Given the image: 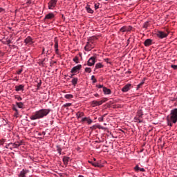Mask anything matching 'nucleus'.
<instances>
[{"mask_svg":"<svg viewBox=\"0 0 177 177\" xmlns=\"http://www.w3.org/2000/svg\"><path fill=\"white\" fill-rule=\"evenodd\" d=\"M49 113H50V109H40L35 112V113L32 115L30 118L32 121L35 120H41V118L46 117Z\"/></svg>","mask_w":177,"mask_h":177,"instance_id":"obj_1","label":"nucleus"},{"mask_svg":"<svg viewBox=\"0 0 177 177\" xmlns=\"http://www.w3.org/2000/svg\"><path fill=\"white\" fill-rule=\"evenodd\" d=\"M168 122H173V124H176L177 122V109H174L171 111L170 115L167 116Z\"/></svg>","mask_w":177,"mask_h":177,"instance_id":"obj_2","label":"nucleus"},{"mask_svg":"<svg viewBox=\"0 0 177 177\" xmlns=\"http://www.w3.org/2000/svg\"><path fill=\"white\" fill-rule=\"evenodd\" d=\"M95 48V43L92 40H88L84 47V50L86 52L92 50Z\"/></svg>","mask_w":177,"mask_h":177,"instance_id":"obj_3","label":"nucleus"},{"mask_svg":"<svg viewBox=\"0 0 177 177\" xmlns=\"http://www.w3.org/2000/svg\"><path fill=\"white\" fill-rule=\"evenodd\" d=\"M57 3V0H50L48 2V9H53L54 8H56V5Z\"/></svg>","mask_w":177,"mask_h":177,"instance_id":"obj_4","label":"nucleus"},{"mask_svg":"<svg viewBox=\"0 0 177 177\" xmlns=\"http://www.w3.org/2000/svg\"><path fill=\"white\" fill-rule=\"evenodd\" d=\"M168 34H169V32L165 33L163 31H158L157 32V37H158V38H161V39H162V38H167V37H168Z\"/></svg>","mask_w":177,"mask_h":177,"instance_id":"obj_5","label":"nucleus"},{"mask_svg":"<svg viewBox=\"0 0 177 177\" xmlns=\"http://www.w3.org/2000/svg\"><path fill=\"white\" fill-rule=\"evenodd\" d=\"M82 68V65H81V64H79V65H77L76 66H74L71 69V73L72 74H75V73H78V71H80V68Z\"/></svg>","mask_w":177,"mask_h":177,"instance_id":"obj_6","label":"nucleus"},{"mask_svg":"<svg viewBox=\"0 0 177 177\" xmlns=\"http://www.w3.org/2000/svg\"><path fill=\"white\" fill-rule=\"evenodd\" d=\"M95 59L96 57H91L87 62V66H89L90 67H91V66H94L95 63H96Z\"/></svg>","mask_w":177,"mask_h":177,"instance_id":"obj_7","label":"nucleus"},{"mask_svg":"<svg viewBox=\"0 0 177 177\" xmlns=\"http://www.w3.org/2000/svg\"><path fill=\"white\" fill-rule=\"evenodd\" d=\"M104 101H96V100H93L91 102V106L93 107H96V106H102V104H103V102Z\"/></svg>","mask_w":177,"mask_h":177,"instance_id":"obj_8","label":"nucleus"},{"mask_svg":"<svg viewBox=\"0 0 177 177\" xmlns=\"http://www.w3.org/2000/svg\"><path fill=\"white\" fill-rule=\"evenodd\" d=\"M132 30V26H123L120 28L121 32H127Z\"/></svg>","mask_w":177,"mask_h":177,"instance_id":"obj_9","label":"nucleus"},{"mask_svg":"<svg viewBox=\"0 0 177 177\" xmlns=\"http://www.w3.org/2000/svg\"><path fill=\"white\" fill-rule=\"evenodd\" d=\"M131 86H132V84H126L122 88V92H128L129 89H131Z\"/></svg>","mask_w":177,"mask_h":177,"instance_id":"obj_10","label":"nucleus"},{"mask_svg":"<svg viewBox=\"0 0 177 177\" xmlns=\"http://www.w3.org/2000/svg\"><path fill=\"white\" fill-rule=\"evenodd\" d=\"M151 44H153V40L151 39H147L144 42L145 46H150Z\"/></svg>","mask_w":177,"mask_h":177,"instance_id":"obj_11","label":"nucleus"},{"mask_svg":"<svg viewBox=\"0 0 177 177\" xmlns=\"http://www.w3.org/2000/svg\"><path fill=\"white\" fill-rule=\"evenodd\" d=\"M11 145H12L13 149H17V147H19V146L23 145V142H16L15 143H12Z\"/></svg>","mask_w":177,"mask_h":177,"instance_id":"obj_12","label":"nucleus"},{"mask_svg":"<svg viewBox=\"0 0 177 177\" xmlns=\"http://www.w3.org/2000/svg\"><path fill=\"white\" fill-rule=\"evenodd\" d=\"M16 92H19V91H24V85L20 84L19 86H15Z\"/></svg>","mask_w":177,"mask_h":177,"instance_id":"obj_13","label":"nucleus"},{"mask_svg":"<svg viewBox=\"0 0 177 177\" xmlns=\"http://www.w3.org/2000/svg\"><path fill=\"white\" fill-rule=\"evenodd\" d=\"M53 17H55V14L50 12L46 15L44 19L46 20V19H47L48 20H50L51 19H53Z\"/></svg>","mask_w":177,"mask_h":177,"instance_id":"obj_14","label":"nucleus"},{"mask_svg":"<svg viewBox=\"0 0 177 177\" xmlns=\"http://www.w3.org/2000/svg\"><path fill=\"white\" fill-rule=\"evenodd\" d=\"M27 174H28V170L23 169V170L20 172L19 176V177H26V175H27Z\"/></svg>","mask_w":177,"mask_h":177,"instance_id":"obj_15","label":"nucleus"},{"mask_svg":"<svg viewBox=\"0 0 177 177\" xmlns=\"http://www.w3.org/2000/svg\"><path fill=\"white\" fill-rule=\"evenodd\" d=\"M103 92L104 95H110L111 93V90L107 88V87H103Z\"/></svg>","mask_w":177,"mask_h":177,"instance_id":"obj_16","label":"nucleus"},{"mask_svg":"<svg viewBox=\"0 0 177 177\" xmlns=\"http://www.w3.org/2000/svg\"><path fill=\"white\" fill-rule=\"evenodd\" d=\"M85 9L86 10V12L88 13H91V15L93 13V10H92V8H91V6L89 5H87L86 7H85Z\"/></svg>","mask_w":177,"mask_h":177,"instance_id":"obj_17","label":"nucleus"},{"mask_svg":"<svg viewBox=\"0 0 177 177\" xmlns=\"http://www.w3.org/2000/svg\"><path fill=\"white\" fill-rule=\"evenodd\" d=\"M137 117L139 118H142L143 117V111L142 109H138L137 111Z\"/></svg>","mask_w":177,"mask_h":177,"instance_id":"obj_18","label":"nucleus"},{"mask_svg":"<svg viewBox=\"0 0 177 177\" xmlns=\"http://www.w3.org/2000/svg\"><path fill=\"white\" fill-rule=\"evenodd\" d=\"M134 169H135L136 172H139V171H140V172H145V169L139 167L138 165H136L134 167Z\"/></svg>","mask_w":177,"mask_h":177,"instance_id":"obj_19","label":"nucleus"},{"mask_svg":"<svg viewBox=\"0 0 177 177\" xmlns=\"http://www.w3.org/2000/svg\"><path fill=\"white\" fill-rule=\"evenodd\" d=\"M69 160H70V158H68V157H66V156L63 157L62 160H63L64 165H67L68 164Z\"/></svg>","mask_w":177,"mask_h":177,"instance_id":"obj_20","label":"nucleus"},{"mask_svg":"<svg viewBox=\"0 0 177 177\" xmlns=\"http://www.w3.org/2000/svg\"><path fill=\"white\" fill-rule=\"evenodd\" d=\"M25 43L26 44H29L30 45H31L32 44V39H31L30 37H28L26 39H25Z\"/></svg>","mask_w":177,"mask_h":177,"instance_id":"obj_21","label":"nucleus"},{"mask_svg":"<svg viewBox=\"0 0 177 177\" xmlns=\"http://www.w3.org/2000/svg\"><path fill=\"white\" fill-rule=\"evenodd\" d=\"M84 115H85V114L84 113V112H77L76 113V117L77 118H81V117H84Z\"/></svg>","mask_w":177,"mask_h":177,"instance_id":"obj_22","label":"nucleus"},{"mask_svg":"<svg viewBox=\"0 0 177 177\" xmlns=\"http://www.w3.org/2000/svg\"><path fill=\"white\" fill-rule=\"evenodd\" d=\"M134 120H135V122H138L139 124H140V122H143V120L138 116L135 117Z\"/></svg>","mask_w":177,"mask_h":177,"instance_id":"obj_23","label":"nucleus"},{"mask_svg":"<svg viewBox=\"0 0 177 177\" xmlns=\"http://www.w3.org/2000/svg\"><path fill=\"white\" fill-rule=\"evenodd\" d=\"M97 68H103V64H102V63L96 64L95 66V70H96Z\"/></svg>","mask_w":177,"mask_h":177,"instance_id":"obj_24","label":"nucleus"},{"mask_svg":"<svg viewBox=\"0 0 177 177\" xmlns=\"http://www.w3.org/2000/svg\"><path fill=\"white\" fill-rule=\"evenodd\" d=\"M73 85L75 86L77 85V82H78V78H73L71 81Z\"/></svg>","mask_w":177,"mask_h":177,"instance_id":"obj_25","label":"nucleus"},{"mask_svg":"<svg viewBox=\"0 0 177 177\" xmlns=\"http://www.w3.org/2000/svg\"><path fill=\"white\" fill-rule=\"evenodd\" d=\"M88 162L91 164L93 167H100V165H99L97 162H93L92 161H88Z\"/></svg>","mask_w":177,"mask_h":177,"instance_id":"obj_26","label":"nucleus"},{"mask_svg":"<svg viewBox=\"0 0 177 177\" xmlns=\"http://www.w3.org/2000/svg\"><path fill=\"white\" fill-rule=\"evenodd\" d=\"M16 104L17 107H19V109H23V106H24V104H23V102H17Z\"/></svg>","mask_w":177,"mask_h":177,"instance_id":"obj_27","label":"nucleus"},{"mask_svg":"<svg viewBox=\"0 0 177 177\" xmlns=\"http://www.w3.org/2000/svg\"><path fill=\"white\" fill-rule=\"evenodd\" d=\"M65 99H73V95L71 94H66L64 95Z\"/></svg>","mask_w":177,"mask_h":177,"instance_id":"obj_28","label":"nucleus"},{"mask_svg":"<svg viewBox=\"0 0 177 177\" xmlns=\"http://www.w3.org/2000/svg\"><path fill=\"white\" fill-rule=\"evenodd\" d=\"M55 49H59V42L57 40H55Z\"/></svg>","mask_w":177,"mask_h":177,"instance_id":"obj_29","label":"nucleus"},{"mask_svg":"<svg viewBox=\"0 0 177 177\" xmlns=\"http://www.w3.org/2000/svg\"><path fill=\"white\" fill-rule=\"evenodd\" d=\"M5 142H6V139H1L0 140V146H3V145L5 144Z\"/></svg>","mask_w":177,"mask_h":177,"instance_id":"obj_30","label":"nucleus"},{"mask_svg":"<svg viewBox=\"0 0 177 177\" xmlns=\"http://www.w3.org/2000/svg\"><path fill=\"white\" fill-rule=\"evenodd\" d=\"M73 62H75V63H77V64H78V63H80V59L78 58V57H75L74 58H73Z\"/></svg>","mask_w":177,"mask_h":177,"instance_id":"obj_31","label":"nucleus"},{"mask_svg":"<svg viewBox=\"0 0 177 177\" xmlns=\"http://www.w3.org/2000/svg\"><path fill=\"white\" fill-rule=\"evenodd\" d=\"M149 21H146V22H145V24L143 25V28H147V27H149Z\"/></svg>","mask_w":177,"mask_h":177,"instance_id":"obj_32","label":"nucleus"},{"mask_svg":"<svg viewBox=\"0 0 177 177\" xmlns=\"http://www.w3.org/2000/svg\"><path fill=\"white\" fill-rule=\"evenodd\" d=\"M41 85H42V82L40 80V82L37 85V91L39 90V88H41Z\"/></svg>","mask_w":177,"mask_h":177,"instance_id":"obj_33","label":"nucleus"},{"mask_svg":"<svg viewBox=\"0 0 177 177\" xmlns=\"http://www.w3.org/2000/svg\"><path fill=\"white\" fill-rule=\"evenodd\" d=\"M57 150L59 153V154H62V148L59 146H57Z\"/></svg>","mask_w":177,"mask_h":177,"instance_id":"obj_34","label":"nucleus"},{"mask_svg":"<svg viewBox=\"0 0 177 177\" xmlns=\"http://www.w3.org/2000/svg\"><path fill=\"white\" fill-rule=\"evenodd\" d=\"M85 71H86V73H91L92 69L91 68H86Z\"/></svg>","mask_w":177,"mask_h":177,"instance_id":"obj_35","label":"nucleus"},{"mask_svg":"<svg viewBox=\"0 0 177 177\" xmlns=\"http://www.w3.org/2000/svg\"><path fill=\"white\" fill-rule=\"evenodd\" d=\"M100 5V3H99L95 4L94 8H95V10H97V9H99Z\"/></svg>","mask_w":177,"mask_h":177,"instance_id":"obj_36","label":"nucleus"},{"mask_svg":"<svg viewBox=\"0 0 177 177\" xmlns=\"http://www.w3.org/2000/svg\"><path fill=\"white\" fill-rule=\"evenodd\" d=\"M91 80L93 81V82L95 84V82H96V78L95 77V75H92L91 76Z\"/></svg>","mask_w":177,"mask_h":177,"instance_id":"obj_37","label":"nucleus"},{"mask_svg":"<svg viewBox=\"0 0 177 177\" xmlns=\"http://www.w3.org/2000/svg\"><path fill=\"white\" fill-rule=\"evenodd\" d=\"M70 106H71V103H66L64 104V107H70Z\"/></svg>","mask_w":177,"mask_h":177,"instance_id":"obj_38","label":"nucleus"},{"mask_svg":"<svg viewBox=\"0 0 177 177\" xmlns=\"http://www.w3.org/2000/svg\"><path fill=\"white\" fill-rule=\"evenodd\" d=\"M16 99H17V100H18L19 102L23 100V98H21V97H20V96H17V97H16Z\"/></svg>","mask_w":177,"mask_h":177,"instance_id":"obj_39","label":"nucleus"},{"mask_svg":"<svg viewBox=\"0 0 177 177\" xmlns=\"http://www.w3.org/2000/svg\"><path fill=\"white\" fill-rule=\"evenodd\" d=\"M171 68H174V70H177V65H171Z\"/></svg>","mask_w":177,"mask_h":177,"instance_id":"obj_40","label":"nucleus"},{"mask_svg":"<svg viewBox=\"0 0 177 177\" xmlns=\"http://www.w3.org/2000/svg\"><path fill=\"white\" fill-rule=\"evenodd\" d=\"M88 118H84L82 119V122H85V121H87Z\"/></svg>","mask_w":177,"mask_h":177,"instance_id":"obj_41","label":"nucleus"},{"mask_svg":"<svg viewBox=\"0 0 177 177\" xmlns=\"http://www.w3.org/2000/svg\"><path fill=\"white\" fill-rule=\"evenodd\" d=\"M86 122H88V124H92V120L89 118L87 119Z\"/></svg>","mask_w":177,"mask_h":177,"instance_id":"obj_42","label":"nucleus"},{"mask_svg":"<svg viewBox=\"0 0 177 177\" xmlns=\"http://www.w3.org/2000/svg\"><path fill=\"white\" fill-rule=\"evenodd\" d=\"M21 73H23V69H19V70L17 71V74H19V75L21 74Z\"/></svg>","mask_w":177,"mask_h":177,"instance_id":"obj_43","label":"nucleus"},{"mask_svg":"<svg viewBox=\"0 0 177 177\" xmlns=\"http://www.w3.org/2000/svg\"><path fill=\"white\" fill-rule=\"evenodd\" d=\"M10 145H12V143H8L6 145L5 148L6 149H9V146H10Z\"/></svg>","mask_w":177,"mask_h":177,"instance_id":"obj_44","label":"nucleus"},{"mask_svg":"<svg viewBox=\"0 0 177 177\" xmlns=\"http://www.w3.org/2000/svg\"><path fill=\"white\" fill-rule=\"evenodd\" d=\"M44 62H45V59H43L41 62H40L39 66H44Z\"/></svg>","mask_w":177,"mask_h":177,"instance_id":"obj_45","label":"nucleus"},{"mask_svg":"<svg viewBox=\"0 0 177 177\" xmlns=\"http://www.w3.org/2000/svg\"><path fill=\"white\" fill-rule=\"evenodd\" d=\"M13 110L16 111V114H19V111L16 108H13Z\"/></svg>","mask_w":177,"mask_h":177,"instance_id":"obj_46","label":"nucleus"},{"mask_svg":"<svg viewBox=\"0 0 177 177\" xmlns=\"http://www.w3.org/2000/svg\"><path fill=\"white\" fill-rule=\"evenodd\" d=\"M27 5H31V0H28V1L26 2Z\"/></svg>","mask_w":177,"mask_h":177,"instance_id":"obj_47","label":"nucleus"},{"mask_svg":"<svg viewBox=\"0 0 177 177\" xmlns=\"http://www.w3.org/2000/svg\"><path fill=\"white\" fill-rule=\"evenodd\" d=\"M144 84H145V82H142L140 83V84H138V86L142 88V86Z\"/></svg>","mask_w":177,"mask_h":177,"instance_id":"obj_48","label":"nucleus"},{"mask_svg":"<svg viewBox=\"0 0 177 177\" xmlns=\"http://www.w3.org/2000/svg\"><path fill=\"white\" fill-rule=\"evenodd\" d=\"M55 53L59 55V48H55Z\"/></svg>","mask_w":177,"mask_h":177,"instance_id":"obj_49","label":"nucleus"},{"mask_svg":"<svg viewBox=\"0 0 177 177\" xmlns=\"http://www.w3.org/2000/svg\"><path fill=\"white\" fill-rule=\"evenodd\" d=\"M97 86H98L99 88H103V85H102V84H99Z\"/></svg>","mask_w":177,"mask_h":177,"instance_id":"obj_50","label":"nucleus"},{"mask_svg":"<svg viewBox=\"0 0 177 177\" xmlns=\"http://www.w3.org/2000/svg\"><path fill=\"white\" fill-rule=\"evenodd\" d=\"M99 121H103V118L102 117V118H99Z\"/></svg>","mask_w":177,"mask_h":177,"instance_id":"obj_51","label":"nucleus"},{"mask_svg":"<svg viewBox=\"0 0 177 177\" xmlns=\"http://www.w3.org/2000/svg\"><path fill=\"white\" fill-rule=\"evenodd\" d=\"M1 12H3V8H0V13H1Z\"/></svg>","mask_w":177,"mask_h":177,"instance_id":"obj_52","label":"nucleus"},{"mask_svg":"<svg viewBox=\"0 0 177 177\" xmlns=\"http://www.w3.org/2000/svg\"><path fill=\"white\" fill-rule=\"evenodd\" d=\"M102 101L104 102H104H107V99L105 98L104 100H102Z\"/></svg>","mask_w":177,"mask_h":177,"instance_id":"obj_53","label":"nucleus"},{"mask_svg":"<svg viewBox=\"0 0 177 177\" xmlns=\"http://www.w3.org/2000/svg\"><path fill=\"white\" fill-rule=\"evenodd\" d=\"M46 134V133H45L44 131H43V132L41 133V135H43L44 136H45Z\"/></svg>","mask_w":177,"mask_h":177,"instance_id":"obj_54","label":"nucleus"},{"mask_svg":"<svg viewBox=\"0 0 177 177\" xmlns=\"http://www.w3.org/2000/svg\"><path fill=\"white\" fill-rule=\"evenodd\" d=\"M105 62H106V63H109V59H105Z\"/></svg>","mask_w":177,"mask_h":177,"instance_id":"obj_55","label":"nucleus"},{"mask_svg":"<svg viewBox=\"0 0 177 177\" xmlns=\"http://www.w3.org/2000/svg\"><path fill=\"white\" fill-rule=\"evenodd\" d=\"M94 96L97 97V96H99V94L96 93L94 95Z\"/></svg>","mask_w":177,"mask_h":177,"instance_id":"obj_56","label":"nucleus"},{"mask_svg":"<svg viewBox=\"0 0 177 177\" xmlns=\"http://www.w3.org/2000/svg\"><path fill=\"white\" fill-rule=\"evenodd\" d=\"M141 88V87L139 86V85L137 86V89H139V88Z\"/></svg>","mask_w":177,"mask_h":177,"instance_id":"obj_57","label":"nucleus"},{"mask_svg":"<svg viewBox=\"0 0 177 177\" xmlns=\"http://www.w3.org/2000/svg\"><path fill=\"white\" fill-rule=\"evenodd\" d=\"M127 44H129V39L127 40Z\"/></svg>","mask_w":177,"mask_h":177,"instance_id":"obj_58","label":"nucleus"},{"mask_svg":"<svg viewBox=\"0 0 177 177\" xmlns=\"http://www.w3.org/2000/svg\"><path fill=\"white\" fill-rule=\"evenodd\" d=\"M44 52H45V48H43V53H44Z\"/></svg>","mask_w":177,"mask_h":177,"instance_id":"obj_59","label":"nucleus"},{"mask_svg":"<svg viewBox=\"0 0 177 177\" xmlns=\"http://www.w3.org/2000/svg\"><path fill=\"white\" fill-rule=\"evenodd\" d=\"M73 75H74V74L71 75V78H73Z\"/></svg>","mask_w":177,"mask_h":177,"instance_id":"obj_60","label":"nucleus"},{"mask_svg":"<svg viewBox=\"0 0 177 177\" xmlns=\"http://www.w3.org/2000/svg\"><path fill=\"white\" fill-rule=\"evenodd\" d=\"M8 44H10V41H8Z\"/></svg>","mask_w":177,"mask_h":177,"instance_id":"obj_61","label":"nucleus"},{"mask_svg":"<svg viewBox=\"0 0 177 177\" xmlns=\"http://www.w3.org/2000/svg\"><path fill=\"white\" fill-rule=\"evenodd\" d=\"M80 56H81V55H82V53H79Z\"/></svg>","mask_w":177,"mask_h":177,"instance_id":"obj_62","label":"nucleus"},{"mask_svg":"<svg viewBox=\"0 0 177 177\" xmlns=\"http://www.w3.org/2000/svg\"><path fill=\"white\" fill-rule=\"evenodd\" d=\"M170 127H172V124L170 123Z\"/></svg>","mask_w":177,"mask_h":177,"instance_id":"obj_63","label":"nucleus"},{"mask_svg":"<svg viewBox=\"0 0 177 177\" xmlns=\"http://www.w3.org/2000/svg\"><path fill=\"white\" fill-rule=\"evenodd\" d=\"M94 161H96V159H95V158H94Z\"/></svg>","mask_w":177,"mask_h":177,"instance_id":"obj_64","label":"nucleus"}]
</instances>
